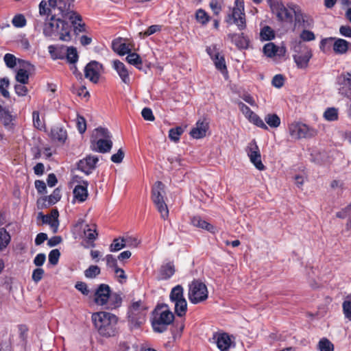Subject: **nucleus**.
<instances>
[{
  "mask_svg": "<svg viewBox=\"0 0 351 351\" xmlns=\"http://www.w3.org/2000/svg\"><path fill=\"white\" fill-rule=\"evenodd\" d=\"M12 25L17 28H21L25 26L26 19L21 14L15 15L12 20Z\"/></svg>",
  "mask_w": 351,
  "mask_h": 351,
  "instance_id": "4d7b16f0",
  "label": "nucleus"
},
{
  "mask_svg": "<svg viewBox=\"0 0 351 351\" xmlns=\"http://www.w3.org/2000/svg\"><path fill=\"white\" fill-rule=\"evenodd\" d=\"M206 51L213 61L215 68L227 79L228 77V71L224 56L219 53V50L215 45L207 47Z\"/></svg>",
  "mask_w": 351,
  "mask_h": 351,
  "instance_id": "ddd939ff",
  "label": "nucleus"
},
{
  "mask_svg": "<svg viewBox=\"0 0 351 351\" xmlns=\"http://www.w3.org/2000/svg\"><path fill=\"white\" fill-rule=\"evenodd\" d=\"M125 242V247H136L140 244V240L135 237L133 236H127L124 237Z\"/></svg>",
  "mask_w": 351,
  "mask_h": 351,
  "instance_id": "338daca9",
  "label": "nucleus"
},
{
  "mask_svg": "<svg viewBox=\"0 0 351 351\" xmlns=\"http://www.w3.org/2000/svg\"><path fill=\"white\" fill-rule=\"evenodd\" d=\"M102 65L97 61H91L86 64L84 69V75L90 82L96 84L100 77Z\"/></svg>",
  "mask_w": 351,
  "mask_h": 351,
  "instance_id": "dca6fc26",
  "label": "nucleus"
},
{
  "mask_svg": "<svg viewBox=\"0 0 351 351\" xmlns=\"http://www.w3.org/2000/svg\"><path fill=\"white\" fill-rule=\"evenodd\" d=\"M77 128L80 134H84L86 130V121L84 117L77 115L76 119Z\"/></svg>",
  "mask_w": 351,
  "mask_h": 351,
  "instance_id": "0e129e2a",
  "label": "nucleus"
},
{
  "mask_svg": "<svg viewBox=\"0 0 351 351\" xmlns=\"http://www.w3.org/2000/svg\"><path fill=\"white\" fill-rule=\"evenodd\" d=\"M11 241L9 232L4 228H0V252L7 247Z\"/></svg>",
  "mask_w": 351,
  "mask_h": 351,
  "instance_id": "ea45409f",
  "label": "nucleus"
},
{
  "mask_svg": "<svg viewBox=\"0 0 351 351\" xmlns=\"http://www.w3.org/2000/svg\"><path fill=\"white\" fill-rule=\"evenodd\" d=\"M125 247L124 237L114 239L110 245V252H118Z\"/></svg>",
  "mask_w": 351,
  "mask_h": 351,
  "instance_id": "8fccbe9b",
  "label": "nucleus"
},
{
  "mask_svg": "<svg viewBox=\"0 0 351 351\" xmlns=\"http://www.w3.org/2000/svg\"><path fill=\"white\" fill-rule=\"evenodd\" d=\"M246 152L250 162L255 166V167L259 171L265 170V167L261 161L259 148L255 140L250 142Z\"/></svg>",
  "mask_w": 351,
  "mask_h": 351,
  "instance_id": "4468645a",
  "label": "nucleus"
},
{
  "mask_svg": "<svg viewBox=\"0 0 351 351\" xmlns=\"http://www.w3.org/2000/svg\"><path fill=\"white\" fill-rule=\"evenodd\" d=\"M324 118L328 121H337L339 118L338 110L334 107L328 108L324 113Z\"/></svg>",
  "mask_w": 351,
  "mask_h": 351,
  "instance_id": "49530a36",
  "label": "nucleus"
},
{
  "mask_svg": "<svg viewBox=\"0 0 351 351\" xmlns=\"http://www.w3.org/2000/svg\"><path fill=\"white\" fill-rule=\"evenodd\" d=\"M342 309L345 318L351 321V301L344 300L342 304Z\"/></svg>",
  "mask_w": 351,
  "mask_h": 351,
  "instance_id": "bf43d9fd",
  "label": "nucleus"
},
{
  "mask_svg": "<svg viewBox=\"0 0 351 351\" xmlns=\"http://www.w3.org/2000/svg\"><path fill=\"white\" fill-rule=\"evenodd\" d=\"M95 139L91 141L92 149L99 153H106L112 147L111 134L108 129L98 128L95 130Z\"/></svg>",
  "mask_w": 351,
  "mask_h": 351,
  "instance_id": "423d86ee",
  "label": "nucleus"
},
{
  "mask_svg": "<svg viewBox=\"0 0 351 351\" xmlns=\"http://www.w3.org/2000/svg\"><path fill=\"white\" fill-rule=\"evenodd\" d=\"M265 121L271 128H276L280 125V119L276 114H267Z\"/></svg>",
  "mask_w": 351,
  "mask_h": 351,
  "instance_id": "c03bdc74",
  "label": "nucleus"
},
{
  "mask_svg": "<svg viewBox=\"0 0 351 351\" xmlns=\"http://www.w3.org/2000/svg\"><path fill=\"white\" fill-rule=\"evenodd\" d=\"M208 296L207 287L199 280H194L189 285L188 298L191 303L197 304L205 301Z\"/></svg>",
  "mask_w": 351,
  "mask_h": 351,
  "instance_id": "9b49d317",
  "label": "nucleus"
},
{
  "mask_svg": "<svg viewBox=\"0 0 351 351\" xmlns=\"http://www.w3.org/2000/svg\"><path fill=\"white\" fill-rule=\"evenodd\" d=\"M318 350L319 351H333V344L326 338H322L319 340L318 345Z\"/></svg>",
  "mask_w": 351,
  "mask_h": 351,
  "instance_id": "864d4df0",
  "label": "nucleus"
},
{
  "mask_svg": "<svg viewBox=\"0 0 351 351\" xmlns=\"http://www.w3.org/2000/svg\"><path fill=\"white\" fill-rule=\"evenodd\" d=\"M5 65L10 69H13L16 65V58L11 53H6L3 58Z\"/></svg>",
  "mask_w": 351,
  "mask_h": 351,
  "instance_id": "052dcab7",
  "label": "nucleus"
},
{
  "mask_svg": "<svg viewBox=\"0 0 351 351\" xmlns=\"http://www.w3.org/2000/svg\"><path fill=\"white\" fill-rule=\"evenodd\" d=\"M238 106L241 112L247 120L254 113V112H253L247 105L241 101L238 102Z\"/></svg>",
  "mask_w": 351,
  "mask_h": 351,
  "instance_id": "e2e57ef3",
  "label": "nucleus"
},
{
  "mask_svg": "<svg viewBox=\"0 0 351 351\" xmlns=\"http://www.w3.org/2000/svg\"><path fill=\"white\" fill-rule=\"evenodd\" d=\"M184 130L182 128L178 126L174 128H171L169 131V138L174 141L177 142L179 141L180 136L183 133Z\"/></svg>",
  "mask_w": 351,
  "mask_h": 351,
  "instance_id": "5fc2aeb1",
  "label": "nucleus"
},
{
  "mask_svg": "<svg viewBox=\"0 0 351 351\" xmlns=\"http://www.w3.org/2000/svg\"><path fill=\"white\" fill-rule=\"evenodd\" d=\"M60 199H61L60 190L57 188L53 191V193L50 195L45 197L43 199L45 201V202H47V204H45V206H49L55 204Z\"/></svg>",
  "mask_w": 351,
  "mask_h": 351,
  "instance_id": "79ce46f5",
  "label": "nucleus"
},
{
  "mask_svg": "<svg viewBox=\"0 0 351 351\" xmlns=\"http://www.w3.org/2000/svg\"><path fill=\"white\" fill-rule=\"evenodd\" d=\"M333 50L337 54H344L349 48L350 43L342 38H335L333 40Z\"/></svg>",
  "mask_w": 351,
  "mask_h": 351,
  "instance_id": "473e14b6",
  "label": "nucleus"
},
{
  "mask_svg": "<svg viewBox=\"0 0 351 351\" xmlns=\"http://www.w3.org/2000/svg\"><path fill=\"white\" fill-rule=\"evenodd\" d=\"M49 136L53 141L63 144L67 139V132L63 126L58 125L51 128Z\"/></svg>",
  "mask_w": 351,
  "mask_h": 351,
  "instance_id": "b1692460",
  "label": "nucleus"
},
{
  "mask_svg": "<svg viewBox=\"0 0 351 351\" xmlns=\"http://www.w3.org/2000/svg\"><path fill=\"white\" fill-rule=\"evenodd\" d=\"M65 58L69 64H75L78 61L79 56L75 47H66Z\"/></svg>",
  "mask_w": 351,
  "mask_h": 351,
  "instance_id": "58836bf2",
  "label": "nucleus"
},
{
  "mask_svg": "<svg viewBox=\"0 0 351 351\" xmlns=\"http://www.w3.org/2000/svg\"><path fill=\"white\" fill-rule=\"evenodd\" d=\"M40 215L42 216L43 222L46 224H49L53 232L56 233L58 231L59 221H58V212L57 210H53L50 215H42L40 213Z\"/></svg>",
  "mask_w": 351,
  "mask_h": 351,
  "instance_id": "bb28decb",
  "label": "nucleus"
},
{
  "mask_svg": "<svg viewBox=\"0 0 351 351\" xmlns=\"http://www.w3.org/2000/svg\"><path fill=\"white\" fill-rule=\"evenodd\" d=\"M19 337L22 345L27 343L28 337V328L26 325L20 324L18 326Z\"/></svg>",
  "mask_w": 351,
  "mask_h": 351,
  "instance_id": "de8ad7c7",
  "label": "nucleus"
},
{
  "mask_svg": "<svg viewBox=\"0 0 351 351\" xmlns=\"http://www.w3.org/2000/svg\"><path fill=\"white\" fill-rule=\"evenodd\" d=\"M263 52L267 57L274 58L276 55L279 56L284 55L285 49L284 47L280 48L274 43H268L263 46Z\"/></svg>",
  "mask_w": 351,
  "mask_h": 351,
  "instance_id": "393cba45",
  "label": "nucleus"
},
{
  "mask_svg": "<svg viewBox=\"0 0 351 351\" xmlns=\"http://www.w3.org/2000/svg\"><path fill=\"white\" fill-rule=\"evenodd\" d=\"M191 223L194 227L205 230L210 233L215 234L217 232L215 226L207 222L199 215L191 217Z\"/></svg>",
  "mask_w": 351,
  "mask_h": 351,
  "instance_id": "4be33fe9",
  "label": "nucleus"
},
{
  "mask_svg": "<svg viewBox=\"0 0 351 351\" xmlns=\"http://www.w3.org/2000/svg\"><path fill=\"white\" fill-rule=\"evenodd\" d=\"M98 160L96 156H88L78 162L77 169L86 175H89L95 169Z\"/></svg>",
  "mask_w": 351,
  "mask_h": 351,
  "instance_id": "a211bd4d",
  "label": "nucleus"
},
{
  "mask_svg": "<svg viewBox=\"0 0 351 351\" xmlns=\"http://www.w3.org/2000/svg\"><path fill=\"white\" fill-rule=\"evenodd\" d=\"M51 8L49 5V2L41 1L39 3V13L40 15H49L51 13Z\"/></svg>",
  "mask_w": 351,
  "mask_h": 351,
  "instance_id": "69168bd1",
  "label": "nucleus"
},
{
  "mask_svg": "<svg viewBox=\"0 0 351 351\" xmlns=\"http://www.w3.org/2000/svg\"><path fill=\"white\" fill-rule=\"evenodd\" d=\"M174 319L173 313L167 306L157 307L154 313L152 326L156 332L162 333Z\"/></svg>",
  "mask_w": 351,
  "mask_h": 351,
  "instance_id": "20e7f679",
  "label": "nucleus"
},
{
  "mask_svg": "<svg viewBox=\"0 0 351 351\" xmlns=\"http://www.w3.org/2000/svg\"><path fill=\"white\" fill-rule=\"evenodd\" d=\"M248 121L261 129L265 130H268L267 125L264 123L263 120L255 112L252 115V117L248 119Z\"/></svg>",
  "mask_w": 351,
  "mask_h": 351,
  "instance_id": "3c124183",
  "label": "nucleus"
},
{
  "mask_svg": "<svg viewBox=\"0 0 351 351\" xmlns=\"http://www.w3.org/2000/svg\"><path fill=\"white\" fill-rule=\"evenodd\" d=\"M126 61L131 65L134 66L137 69L142 70L143 69V61L141 56L134 52H128V56L125 58Z\"/></svg>",
  "mask_w": 351,
  "mask_h": 351,
  "instance_id": "f704fd0d",
  "label": "nucleus"
},
{
  "mask_svg": "<svg viewBox=\"0 0 351 351\" xmlns=\"http://www.w3.org/2000/svg\"><path fill=\"white\" fill-rule=\"evenodd\" d=\"M29 73L24 69H19L16 74L15 79L17 82L21 84H27L29 82Z\"/></svg>",
  "mask_w": 351,
  "mask_h": 351,
  "instance_id": "09e8293b",
  "label": "nucleus"
},
{
  "mask_svg": "<svg viewBox=\"0 0 351 351\" xmlns=\"http://www.w3.org/2000/svg\"><path fill=\"white\" fill-rule=\"evenodd\" d=\"M208 129V124L206 122L198 121L195 124V127L190 132V134L193 138H202L206 136Z\"/></svg>",
  "mask_w": 351,
  "mask_h": 351,
  "instance_id": "c85d7f7f",
  "label": "nucleus"
},
{
  "mask_svg": "<svg viewBox=\"0 0 351 351\" xmlns=\"http://www.w3.org/2000/svg\"><path fill=\"white\" fill-rule=\"evenodd\" d=\"M195 19L202 25H206L211 19L208 14L202 8H199L195 12Z\"/></svg>",
  "mask_w": 351,
  "mask_h": 351,
  "instance_id": "a19ab883",
  "label": "nucleus"
},
{
  "mask_svg": "<svg viewBox=\"0 0 351 351\" xmlns=\"http://www.w3.org/2000/svg\"><path fill=\"white\" fill-rule=\"evenodd\" d=\"M231 337V336L226 332L218 333L214 335L217 346L220 351H229L232 346H234V343Z\"/></svg>",
  "mask_w": 351,
  "mask_h": 351,
  "instance_id": "aec40b11",
  "label": "nucleus"
},
{
  "mask_svg": "<svg viewBox=\"0 0 351 351\" xmlns=\"http://www.w3.org/2000/svg\"><path fill=\"white\" fill-rule=\"evenodd\" d=\"M88 182L86 180H84L82 184H77L75 186L73 193L74 199L79 203L85 202L88 196Z\"/></svg>",
  "mask_w": 351,
  "mask_h": 351,
  "instance_id": "412c9836",
  "label": "nucleus"
},
{
  "mask_svg": "<svg viewBox=\"0 0 351 351\" xmlns=\"http://www.w3.org/2000/svg\"><path fill=\"white\" fill-rule=\"evenodd\" d=\"M13 116L8 108L0 105V120L2 121L4 127L8 130H12L14 128L12 121Z\"/></svg>",
  "mask_w": 351,
  "mask_h": 351,
  "instance_id": "7c9ffc66",
  "label": "nucleus"
},
{
  "mask_svg": "<svg viewBox=\"0 0 351 351\" xmlns=\"http://www.w3.org/2000/svg\"><path fill=\"white\" fill-rule=\"evenodd\" d=\"M9 86L10 81L8 78H0V93L6 99L10 98V93L8 90Z\"/></svg>",
  "mask_w": 351,
  "mask_h": 351,
  "instance_id": "603ef678",
  "label": "nucleus"
},
{
  "mask_svg": "<svg viewBox=\"0 0 351 351\" xmlns=\"http://www.w3.org/2000/svg\"><path fill=\"white\" fill-rule=\"evenodd\" d=\"M164 184L161 182L158 181L153 186L152 199L158 211L160 213L161 218L165 220L169 217V209L164 200Z\"/></svg>",
  "mask_w": 351,
  "mask_h": 351,
  "instance_id": "1a4fd4ad",
  "label": "nucleus"
},
{
  "mask_svg": "<svg viewBox=\"0 0 351 351\" xmlns=\"http://www.w3.org/2000/svg\"><path fill=\"white\" fill-rule=\"evenodd\" d=\"M176 269L173 263L168 262L163 264L158 273V279L160 280H167L169 279L175 274Z\"/></svg>",
  "mask_w": 351,
  "mask_h": 351,
  "instance_id": "c756f323",
  "label": "nucleus"
},
{
  "mask_svg": "<svg viewBox=\"0 0 351 351\" xmlns=\"http://www.w3.org/2000/svg\"><path fill=\"white\" fill-rule=\"evenodd\" d=\"M335 40V38L330 37V38H326L322 39L320 41L319 44V48L320 50L326 52L327 51L330 50L331 46H333V40Z\"/></svg>",
  "mask_w": 351,
  "mask_h": 351,
  "instance_id": "13d9d810",
  "label": "nucleus"
},
{
  "mask_svg": "<svg viewBox=\"0 0 351 351\" xmlns=\"http://www.w3.org/2000/svg\"><path fill=\"white\" fill-rule=\"evenodd\" d=\"M275 36V32L271 27L265 25L261 28L260 32L261 40L269 41L274 39Z\"/></svg>",
  "mask_w": 351,
  "mask_h": 351,
  "instance_id": "e433bc0d",
  "label": "nucleus"
},
{
  "mask_svg": "<svg viewBox=\"0 0 351 351\" xmlns=\"http://www.w3.org/2000/svg\"><path fill=\"white\" fill-rule=\"evenodd\" d=\"M112 68L117 71L120 77L121 81L125 84H129L130 82L129 71L125 65L119 60H113Z\"/></svg>",
  "mask_w": 351,
  "mask_h": 351,
  "instance_id": "5701e85b",
  "label": "nucleus"
},
{
  "mask_svg": "<svg viewBox=\"0 0 351 351\" xmlns=\"http://www.w3.org/2000/svg\"><path fill=\"white\" fill-rule=\"evenodd\" d=\"M110 293L111 289L108 285L101 284L99 285L95 293L94 301L95 304L104 306L108 302Z\"/></svg>",
  "mask_w": 351,
  "mask_h": 351,
  "instance_id": "6ab92c4d",
  "label": "nucleus"
},
{
  "mask_svg": "<svg viewBox=\"0 0 351 351\" xmlns=\"http://www.w3.org/2000/svg\"><path fill=\"white\" fill-rule=\"evenodd\" d=\"M101 272L100 268L97 265H90L84 271V276L87 278H94Z\"/></svg>",
  "mask_w": 351,
  "mask_h": 351,
  "instance_id": "6e6d98bb",
  "label": "nucleus"
},
{
  "mask_svg": "<svg viewBox=\"0 0 351 351\" xmlns=\"http://www.w3.org/2000/svg\"><path fill=\"white\" fill-rule=\"evenodd\" d=\"M66 48L63 45H51L48 47V51L53 60H64L66 53Z\"/></svg>",
  "mask_w": 351,
  "mask_h": 351,
  "instance_id": "cd10ccee",
  "label": "nucleus"
},
{
  "mask_svg": "<svg viewBox=\"0 0 351 351\" xmlns=\"http://www.w3.org/2000/svg\"><path fill=\"white\" fill-rule=\"evenodd\" d=\"M312 57L311 51L305 47L304 53L295 54L293 56V60L298 68L304 69L308 66V62Z\"/></svg>",
  "mask_w": 351,
  "mask_h": 351,
  "instance_id": "a878e982",
  "label": "nucleus"
},
{
  "mask_svg": "<svg viewBox=\"0 0 351 351\" xmlns=\"http://www.w3.org/2000/svg\"><path fill=\"white\" fill-rule=\"evenodd\" d=\"M227 37L239 49H247L249 47L250 38L243 32L230 33L227 35Z\"/></svg>",
  "mask_w": 351,
  "mask_h": 351,
  "instance_id": "f3484780",
  "label": "nucleus"
},
{
  "mask_svg": "<svg viewBox=\"0 0 351 351\" xmlns=\"http://www.w3.org/2000/svg\"><path fill=\"white\" fill-rule=\"evenodd\" d=\"M224 22L228 26L234 25L241 32L247 28L244 0H234V5L229 8L225 16Z\"/></svg>",
  "mask_w": 351,
  "mask_h": 351,
  "instance_id": "7ed1b4c3",
  "label": "nucleus"
},
{
  "mask_svg": "<svg viewBox=\"0 0 351 351\" xmlns=\"http://www.w3.org/2000/svg\"><path fill=\"white\" fill-rule=\"evenodd\" d=\"M118 319L115 315L106 311L93 313L91 315L95 328L99 335L104 337L116 335Z\"/></svg>",
  "mask_w": 351,
  "mask_h": 351,
  "instance_id": "f03ea898",
  "label": "nucleus"
},
{
  "mask_svg": "<svg viewBox=\"0 0 351 351\" xmlns=\"http://www.w3.org/2000/svg\"><path fill=\"white\" fill-rule=\"evenodd\" d=\"M300 38L302 41L309 42L314 40L315 36L313 32L304 29L300 34Z\"/></svg>",
  "mask_w": 351,
  "mask_h": 351,
  "instance_id": "774afa93",
  "label": "nucleus"
},
{
  "mask_svg": "<svg viewBox=\"0 0 351 351\" xmlns=\"http://www.w3.org/2000/svg\"><path fill=\"white\" fill-rule=\"evenodd\" d=\"M60 256V252L58 249L52 250L48 256L49 263L52 265H56L58 264L59 258Z\"/></svg>",
  "mask_w": 351,
  "mask_h": 351,
  "instance_id": "680f3d73",
  "label": "nucleus"
},
{
  "mask_svg": "<svg viewBox=\"0 0 351 351\" xmlns=\"http://www.w3.org/2000/svg\"><path fill=\"white\" fill-rule=\"evenodd\" d=\"M147 307L141 300L133 302L128 310L129 322L134 328H138L145 322Z\"/></svg>",
  "mask_w": 351,
  "mask_h": 351,
  "instance_id": "9d476101",
  "label": "nucleus"
},
{
  "mask_svg": "<svg viewBox=\"0 0 351 351\" xmlns=\"http://www.w3.org/2000/svg\"><path fill=\"white\" fill-rule=\"evenodd\" d=\"M336 84L339 94L351 97V73H343L337 76Z\"/></svg>",
  "mask_w": 351,
  "mask_h": 351,
  "instance_id": "2eb2a0df",
  "label": "nucleus"
},
{
  "mask_svg": "<svg viewBox=\"0 0 351 351\" xmlns=\"http://www.w3.org/2000/svg\"><path fill=\"white\" fill-rule=\"evenodd\" d=\"M112 49L120 56L128 54L131 50L128 45L122 42L121 40H114L112 42Z\"/></svg>",
  "mask_w": 351,
  "mask_h": 351,
  "instance_id": "c9c22d12",
  "label": "nucleus"
},
{
  "mask_svg": "<svg viewBox=\"0 0 351 351\" xmlns=\"http://www.w3.org/2000/svg\"><path fill=\"white\" fill-rule=\"evenodd\" d=\"M57 15L54 13L50 19L45 23L43 34L51 40L58 38L62 41H70L72 39V27L64 19L57 18Z\"/></svg>",
  "mask_w": 351,
  "mask_h": 351,
  "instance_id": "f257e3e1",
  "label": "nucleus"
},
{
  "mask_svg": "<svg viewBox=\"0 0 351 351\" xmlns=\"http://www.w3.org/2000/svg\"><path fill=\"white\" fill-rule=\"evenodd\" d=\"M75 0H49V5L56 11L57 10L60 15L64 19H72L74 16L82 20V16L72 10Z\"/></svg>",
  "mask_w": 351,
  "mask_h": 351,
  "instance_id": "0eeeda50",
  "label": "nucleus"
},
{
  "mask_svg": "<svg viewBox=\"0 0 351 351\" xmlns=\"http://www.w3.org/2000/svg\"><path fill=\"white\" fill-rule=\"evenodd\" d=\"M288 132L292 138H309L317 134V130L305 123L293 121L288 125Z\"/></svg>",
  "mask_w": 351,
  "mask_h": 351,
  "instance_id": "f8f14e48",
  "label": "nucleus"
},
{
  "mask_svg": "<svg viewBox=\"0 0 351 351\" xmlns=\"http://www.w3.org/2000/svg\"><path fill=\"white\" fill-rule=\"evenodd\" d=\"M69 20L71 23L70 25H71L75 34L78 35L82 32H86L85 23H82V19L80 21L79 19H76L75 16H74L72 19Z\"/></svg>",
  "mask_w": 351,
  "mask_h": 351,
  "instance_id": "37998d69",
  "label": "nucleus"
},
{
  "mask_svg": "<svg viewBox=\"0 0 351 351\" xmlns=\"http://www.w3.org/2000/svg\"><path fill=\"white\" fill-rule=\"evenodd\" d=\"M170 301L174 304V311L178 317H183L187 311V302L184 295V288L178 285L173 287L169 293Z\"/></svg>",
  "mask_w": 351,
  "mask_h": 351,
  "instance_id": "6e6552de",
  "label": "nucleus"
},
{
  "mask_svg": "<svg viewBox=\"0 0 351 351\" xmlns=\"http://www.w3.org/2000/svg\"><path fill=\"white\" fill-rule=\"evenodd\" d=\"M224 1L223 0H210L209 7L213 11L214 15L218 16L222 10Z\"/></svg>",
  "mask_w": 351,
  "mask_h": 351,
  "instance_id": "a18cd8bd",
  "label": "nucleus"
},
{
  "mask_svg": "<svg viewBox=\"0 0 351 351\" xmlns=\"http://www.w3.org/2000/svg\"><path fill=\"white\" fill-rule=\"evenodd\" d=\"M295 23L301 25L303 28H310L313 26V20L306 16V14L302 13L295 12Z\"/></svg>",
  "mask_w": 351,
  "mask_h": 351,
  "instance_id": "72a5a7b5",
  "label": "nucleus"
},
{
  "mask_svg": "<svg viewBox=\"0 0 351 351\" xmlns=\"http://www.w3.org/2000/svg\"><path fill=\"white\" fill-rule=\"evenodd\" d=\"M122 298L117 293H110L108 302L104 305V308L107 310H114L121 306Z\"/></svg>",
  "mask_w": 351,
  "mask_h": 351,
  "instance_id": "2f4dec72",
  "label": "nucleus"
},
{
  "mask_svg": "<svg viewBox=\"0 0 351 351\" xmlns=\"http://www.w3.org/2000/svg\"><path fill=\"white\" fill-rule=\"evenodd\" d=\"M87 228L84 229V236L86 241L92 246H95L94 241L96 240L98 234L96 231L95 226H93V228L86 226Z\"/></svg>",
  "mask_w": 351,
  "mask_h": 351,
  "instance_id": "4c0bfd02",
  "label": "nucleus"
},
{
  "mask_svg": "<svg viewBox=\"0 0 351 351\" xmlns=\"http://www.w3.org/2000/svg\"><path fill=\"white\" fill-rule=\"evenodd\" d=\"M271 12L276 15L277 20L282 23H291L296 10L294 5L286 7L282 1L278 0H266Z\"/></svg>",
  "mask_w": 351,
  "mask_h": 351,
  "instance_id": "39448f33",
  "label": "nucleus"
}]
</instances>
